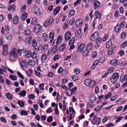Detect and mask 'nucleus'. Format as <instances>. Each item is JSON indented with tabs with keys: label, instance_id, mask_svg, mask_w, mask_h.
I'll use <instances>...</instances> for the list:
<instances>
[{
	"label": "nucleus",
	"instance_id": "nucleus-57",
	"mask_svg": "<svg viewBox=\"0 0 127 127\" xmlns=\"http://www.w3.org/2000/svg\"><path fill=\"white\" fill-rule=\"evenodd\" d=\"M48 48V45L47 44H45L43 47L42 51H45Z\"/></svg>",
	"mask_w": 127,
	"mask_h": 127
},
{
	"label": "nucleus",
	"instance_id": "nucleus-53",
	"mask_svg": "<svg viewBox=\"0 0 127 127\" xmlns=\"http://www.w3.org/2000/svg\"><path fill=\"white\" fill-rule=\"evenodd\" d=\"M18 103L21 107H23L24 106V103L22 101H18Z\"/></svg>",
	"mask_w": 127,
	"mask_h": 127
},
{
	"label": "nucleus",
	"instance_id": "nucleus-58",
	"mask_svg": "<svg viewBox=\"0 0 127 127\" xmlns=\"http://www.w3.org/2000/svg\"><path fill=\"white\" fill-rule=\"evenodd\" d=\"M9 78L13 80H16L17 79L16 77L14 75H9Z\"/></svg>",
	"mask_w": 127,
	"mask_h": 127
},
{
	"label": "nucleus",
	"instance_id": "nucleus-12",
	"mask_svg": "<svg viewBox=\"0 0 127 127\" xmlns=\"http://www.w3.org/2000/svg\"><path fill=\"white\" fill-rule=\"evenodd\" d=\"M32 58H33V60H32V63L33 62L35 63V61L36 63H38V59L36 58L37 54L34 51L32 53Z\"/></svg>",
	"mask_w": 127,
	"mask_h": 127
},
{
	"label": "nucleus",
	"instance_id": "nucleus-48",
	"mask_svg": "<svg viewBox=\"0 0 127 127\" xmlns=\"http://www.w3.org/2000/svg\"><path fill=\"white\" fill-rule=\"evenodd\" d=\"M53 120V118L52 116H50L48 117L47 119V121L49 123H50L52 122Z\"/></svg>",
	"mask_w": 127,
	"mask_h": 127
},
{
	"label": "nucleus",
	"instance_id": "nucleus-50",
	"mask_svg": "<svg viewBox=\"0 0 127 127\" xmlns=\"http://www.w3.org/2000/svg\"><path fill=\"white\" fill-rule=\"evenodd\" d=\"M37 18L34 17L32 18V25H34L37 22Z\"/></svg>",
	"mask_w": 127,
	"mask_h": 127
},
{
	"label": "nucleus",
	"instance_id": "nucleus-14",
	"mask_svg": "<svg viewBox=\"0 0 127 127\" xmlns=\"http://www.w3.org/2000/svg\"><path fill=\"white\" fill-rule=\"evenodd\" d=\"M83 21L81 19H80L77 20L76 22V26L77 28L79 27L82 23Z\"/></svg>",
	"mask_w": 127,
	"mask_h": 127
},
{
	"label": "nucleus",
	"instance_id": "nucleus-19",
	"mask_svg": "<svg viewBox=\"0 0 127 127\" xmlns=\"http://www.w3.org/2000/svg\"><path fill=\"white\" fill-rule=\"evenodd\" d=\"M31 32V30L29 29H26L24 31V33L25 35L27 36L30 34Z\"/></svg>",
	"mask_w": 127,
	"mask_h": 127
},
{
	"label": "nucleus",
	"instance_id": "nucleus-64",
	"mask_svg": "<svg viewBox=\"0 0 127 127\" xmlns=\"http://www.w3.org/2000/svg\"><path fill=\"white\" fill-rule=\"evenodd\" d=\"M126 33L125 32H123L121 34V36L122 38H125L126 36Z\"/></svg>",
	"mask_w": 127,
	"mask_h": 127
},
{
	"label": "nucleus",
	"instance_id": "nucleus-59",
	"mask_svg": "<svg viewBox=\"0 0 127 127\" xmlns=\"http://www.w3.org/2000/svg\"><path fill=\"white\" fill-rule=\"evenodd\" d=\"M17 74L22 79H24V76L22 75L21 73L19 72H17Z\"/></svg>",
	"mask_w": 127,
	"mask_h": 127
},
{
	"label": "nucleus",
	"instance_id": "nucleus-41",
	"mask_svg": "<svg viewBox=\"0 0 127 127\" xmlns=\"http://www.w3.org/2000/svg\"><path fill=\"white\" fill-rule=\"evenodd\" d=\"M66 47L65 44H63L62 45L60 46L59 49V51H62L65 49Z\"/></svg>",
	"mask_w": 127,
	"mask_h": 127
},
{
	"label": "nucleus",
	"instance_id": "nucleus-4",
	"mask_svg": "<svg viewBox=\"0 0 127 127\" xmlns=\"http://www.w3.org/2000/svg\"><path fill=\"white\" fill-rule=\"evenodd\" d=\"M41 26L39 24H37L34 27L33 31L34 32L36 33L40 32L41 30Z\"/></svg>",
	"mask_w": 127,
	"mask_h": 127
},
{
	"label": "nucleus",
	"instance_id": "nucleus-26",
	"mask_svg": "<svg viewBox=\"0 0 127 127\" xmlns=\"http://www.w3.org/2000/svg\"><path fill=\"white\" fill-rule=\"evenodd\" d=\"M5 38L8 40H10L12 38L11 34L9 32L6 33L5 35Z\"/></svg>",
	"mask_w": 127,
	"mask_h": 127
},
{
	"label": "nucleus",
	"instance_id": "nucleus-55",
	"mask_svg": "<svg viewBox=\"0 0 127 127\" xmlns=\"http://www.w3.org/2000/svg\"><path fill=\"white\" fill-rule=\"evenodd\" d=\"M89 86L91 87H92L95 85V81H92L91 80V82Z\"/></svg>",
	"mask_w": 127,
	"mask_h": 127
},
{
	"label": "nucleus",
	"instance_id": "nucleus-1",
	"mask_svg": "<svg viewBox=\"0 0 127 127\" xmlns=\"http://www.w3.org/2000/svg\"><path fill=\"white\" fill-rule=\"evenodd\" d=\"M10 55L11 59L13 61L15 60L16 59L17 56L16 49L15 48L13 49L10 52Z\"/></svg>",
	"mask_w": 127,
	"mask_h": 127
},
{
	"label": "nucleus",
	"instance_id": "nucleus-39",
	"mask_svg": "<svg viewBox=\"0 0 127 127\" xmlns=\"http://www.w3.org/2000/svg\"><path fill=\"white\" fill-rule=\"evenodd\" d=\"M95 15L96 16V19L99 18L101 17V14L99 13L98 11H96L95 12Z\"/></svg>",
	"mask_w": 127,
	"mask_h": 127
},
{
	"label": "nucleus",
	"instance_id": "nucleus-21",
	"mask_svg": "<svg viewBox=\"0 0 127 127\" xmlns=\"http://www.w3.org/2000/svg\"><path fill=\"white\" fill-rule=\"evenodd\" d=\"M5 95L6 97L8 99L11 100L13 99V96L10 93H7Z\"/></svg>",
	"mask_w": 127,
	"mask_h": 127
},
{
	"label": "nucleus",
	"instance_id": "nucleus-49",
	"mask_svg": "<svg viewBox=\"0 0 127 127\" xmlns=\"http://www.w3.org/2000/svg\"><path fill=\"white\" fill-rule=\"evenodd\" d=\"M20 114L21 115H27V112L24 110H22L20 112Z\"/></svg>",
	"mask_w": 127,
	"mask_h": 127
},
{
	"label": "nucleus",
	"instance_id": "nucleus-25",
	"mask_svg": "<svg viewBox=\"0 0 127 127\" xmlns=\"http://www.w3.org/2000/svg\"><path fill=\"white\" fill-rule=\"evenodd\" d=\"M6 68L5 67L3 66H1L0 68V74H3V73L2 71L5 72L6 70Z\"/></svg>",
	"mask_w": 127,
	"mask_h": 127
},
{
	"label": "nucleus",
	"instance_id": "nucleus-37",
	"mask_svg": "<svg viewBox=\"0 0 127 127\" xmlns=\"http://www.w3.org/2000/svg\"><path fill=\"white\" fill-rule=\"evenodd\" d=\"M26 40L29 44H31L32 43V37L30 36L26 38Z\"/></svg>",
	"mask_w": 127,
	"mask_h": 127
},
{
	"label": "nucleus",
	"instance_id": "nucleus-20",
	"mask_svg": "<svg viewBox=\"0 0 127 127\" xmlns=\"http://www.w3.org/2000/svg\"><path fill=\"white\" fill-rule=\"evenodd\" d=\"M25 50L23 51L24 52L26 53V56L27 58H29L32 55V53L31 51L29 50L26 52L25 51Z\"/></svg>",
	"mask_w": 127,
	"mask_h": 127
},
{
	"label": "nucleus",
	"instance_id": "nucleus-31",
	"mask_svg": "<svg viewBox=\"0 0 127 127\" xmlns=\"http://www.w3.org/2000/svg\"><path fill=\"white\" fill-rule=\"evenodd\" d=\"M27 14L26 12H24L22 15L21 18L22 20H25L27 18Z\"/></svg>",
	"mask_w": 127,
	"mask_h": 127
},
{
	"label": "nucleus",
	"instance_id": "nucleus-36",
	"mask_svg": "<svg viewBox=\"0 0 127 127\" xmlns=\"http://www.w3.org/2000/svg\"><path fill=\"white\" fill-rule=\"evenodd\" d=\"M112 76L117 80L119 78V73L117 72H116L113 73Z\"/></svg>",
	"mask_w": 127,
	"mask_h": 127
},
{
	"label": "nucleus",
	"instance_id": "nucleus-45",
	"mask_svg": "<svg viewBox=\"0 0 127 127\" xmlns=\"http://www.w3.org/2000/svg\"><path fill=\"white\" fill-rule=\"evenodd\" d=\"M67 90H68V91H66L67 94H68L69 96L71 95L73 93L72 92H71V91H72L71 89L68 88L67 89Z\"/></svg>",
	"mask_w": 127,
	"mask_h": 127
},
{
	"label": "nucleus",
	"instance_id": "nucleus-40",
	"mask_svg": "<svg viewBox=\"0 0 127 127\" xmlns=\"http://www.w3.org/2000/svg\"><path fill=\"white\" fill-rule=\"evenodd\" d=\"M114 67H111L107 69V72H108L109 74L111 73L114 71Z\"/></svg>",
	"mask_w": 127,
	"mask_h": 127
},
{
	"label": "nucleus",
	"instance_id": "nucleus-11",
	"mask_svg": "<svg viewBox=\"0 0 127 127\" xmlns=\"http://www.w3.org/2000/svg\"><path fill=\"white\" fill-rule=\"evenodd\" d=\"M93 43L90 42L88 43L86 46V48L91 52L92 49L93 48Z\"/></svg>",
	"mask_w": 127,
	"mask_h": 127
},
{
	"label": "nucleus",
	"instance_id": "nucleus-33",
	"mask_svg": "<svg viewBox=\"0 0 127 127\" xmlns=\"http://www.w3.org/2000/svg\"><path fill=\"white\" fill-rule=\"evenodd\" d=\"M62 37L61 35L59 36L57 38V41L56 42V44H60L62 41Z\"/></svg>",
	"mask_w": 127,
	"mask_h": 127
},
{
	"label": "nucleus",
	"instance_id": "nucleus-52",
	"mask_svg": "<svg viewBox=\"0 0 127 127\" xmlns=\"http://www.w3.org/2000/svg\"><path fill=\"white\" fill-rule=\"evenodd\" d=\"M37 43L35 39H34L32 40V46L35 47L37 45Z\"/></svg>",
	"mask_w": 127,
	"mask_h": 127
},
{
	"label": "nucleus",
	"instance_id": "nucleus-17",
	"mask_svg": "<svg viewBox=\"0 0 127 127\" xmlns=\"http://www.w3.org/2000/svg\"><path fill=\"white\" fill-rule=\"evenodd\" d=\"M111 38L108 41L106 44V48H109L112 45V42L111 41Z\"/></svg>",
	"mask_w": 127,
	"mask_h": 127
},
{
	"label": "nucleus",
	"instance_id": "nucleus-43",
	"mask_svg": "<svg viewBox=\"0 0 127 127\" xmlns=\"http://www.w3.org/2000/svg\"><path fill=\"white\" fill-rule=\"evenodd\" d=\"M81 70L79 69L75 68L74 69V72L75 73L78 74L80 72Z\"/></svg>",
	"mask_w": 127,
	"mask_h": 127
},
{
	"label": "nucleus",
	"instance_id": "nucleus-32",
	"mask_svg": "<svg viewBox=\"0 0 127 127\" xmlns=\"http://www.w3.org/2000/svg\"><path fill=\"white\" fill-rule=\"evenodd\" d=\"M75 39V37H73L70 40L69 42V45H70L71 44H74Z\"/></svg>",
	"mask_w": 127,
	"mask_h": 127
},
{
	"label": "nucleus",
	"instance_id": "nucleus-7",
	"mask_svg": "<svg viewBox=\"0 0 127 127\" xmlns=\"http://www.w3.org/2000/svg\"><path fill=\"white\" fill-rule=\"evenodd\" d=\"M7 47L8 45L7 44L4 45L3 46V51L2 52V55H6L8 54Z\"/></svg>",
	"mask_w": 127,
	"mask_h": 127
},
{
	"label": "nucleus",
	"instance_id": "nucleus-44",
	"mask_svg": "<svg viewBox=\"0 0 127 127\" xmlns=\"http://www.w3.org/2000/svg\"><path fill=\"white\" fill-rule=\"evenodd\" d=\"M47 56L45 54H43L41 56V60L42 61H45L46 59Z\"/></svg>",
	"mask_w": 127,
	"mask_h": 127
},
{
	"label": "nucleus",
	"instance_id": "nucleus-63",
	"mask_svg": "<svg viewBox=\"0 0 127 127\" xmlns=\"http://www.w3.org/2000/svg\"><path fill=\"white\" fill-rule=\"evenodd\" d=\"M97 55V52L95 51H94L92 53V57L93 58H94L96 57Z\"/></svg>",
	"mask_w": 127,
	"mask_h": 127
},
{
	"label": "nucleus",
	"instance_id": "nucleus-54",
	"mask_svg": "<svg viewBox=\"0 0 127 127\" xmlns=\"http://www.w3.org/2000/svg\"><path fill=\"white\" fill-rule=\"evenodd\" d=\"M60 55H59L58 54L55 55L53 58V60L54 61H56V60H58L59 57H60Z\"/></svg>",
	"mask_w": 127,
	"mask_h": 127
},
{
	"label": "nucleus",
	"instance_id": "nucleus-22",
	"mask_svg": "<svg viewBox=\"0 0 127 127\" xmlns=\"http://www.w3.org/2000/svg\"><path fill=\"white\" fill-rule=\"evenodd\" d=\"M90 51L86 48L82 52V55L84 57H85L88 55L89 52Z\"/></svg>",
	"mask_w": 127,
	"mask_h": 127
},
{
	"label": "nucleus",
	"instance_id": "nucleus-34",
	"mask_svg": "<svg viewBox=\"0 0 127 127\" xmlns=\"http://www.w3.org/2000/svg\"><path fill=\"white\" fill-rule=\"evenodd\" d=\"M42 37L44 38V40L46 41L48 40V37L47 34L46 33H44L42 35Z\"/></svg>",
	"mask_w": 127,
	"mask_h": 127
},
{
	"label": "nucleus",
	"instance_id": "nucleus-18",
	"mask_svg": "<svg viewBox=\"0 0 127 127\" xmlns=\"http://www.w3.org/2000/svg\"><path fill=\"white\" fill-rule=\"evenodd\" d=\"M60 7L58 6L54 9L53 11V14L56 15L57 14L60 10Z\"/></svg>",
	"mask_w": 127,
	"mask_h": 127
},
{
	"label": "nucleus",
	"instance_id": "nucleus-46",
	"mask_svg": "<svg viewBox=\"0 0 127 127\" xmlns=\"http://www.w3.org/2000/svg\"><path fill=\"white\" fill-rule=\"evenodd\" d=\"M75 13V10L73 9L71 10L69 12V17H71L72 15L73 16L74 14Z\"/></svg>",
	"mask_w": 127,
	"mask_h": 127
},
{
	"label": "nucleus",
	"instance_id": "nucleus-47",
	"mask_svg": "<svg viewBox=\"0 0 127 127\" xmlns=\"http://www.w3.org/2000/svg\"><path fill=\"white\" fill-rule=\"evenodd\" d=\"M26 73L28 76H30L32 73V69H28V71H27Z\"/></svg>",
	"mask_w": 127,
	"mask_h": 127
},
{
	"label": "nucleus",
	"instance_id": "nucleus-42",
	"mask_svg": "<svg viewBox=\"0 0 127 127\" xmlns=\"http://www.w3.org/2000/svg\"><path fill=\"white\" fill-rule=\"evenodd\" d=\"M118 95H115L113 96H112L110 98L111 101H112L115 100L118 97Z\"/></svg>",
	"mask_w": 127,
	"mask_h": 127
},
{
	"label": "nucleus",
	"instance_id": "nucleus-38",
	"mask_svg": "<svg viewBox=\"0 0 127 127\" xmlns=\"http://www.w3.org/2000/svg\"><path fill=\"white\" fill-rule=\"evenodd\" d=\"M120 29V27L118 24H117L115 28V32H119Z\"/></svg>",
	"mask_w": 127,
	"mask_h": 127
},
{
	"label": "nucleus",
	"instance_id": "nucleus-9",
	"mask_svg": "<svg viewBox=\"0 0 127 127\" xmlns=\"http://www.w3.org/2000/svg\"><path fill=\"white\" fill-rule=\"evenodd\" d=\"M93 4L94 5V9H96L97 8H99L100 7L101 3L99 1H93Z\"/></svg>",
	"mask_w": 127,
	"mask_h": 127
},
{
	"label": "nucleus",
	"instance_id": "nucleus-15",
	"mask_svg": "<svg viewBox=\"0 0 127 127\" xmlns=\"http://www.w3.org/2000/svg\"><path fill=\"white\" fill-rule=\"evenodd\" d=\"M91 79L90 78H88L85 79L83 82L84 84L87 86H90V83L91 82Z\"/></svg>",
	"mask_w": 127,
	"mask_h": 127
},
{
	"label": "nucleus",
	"instance_id": "nucleus-28",
	"mask_svg": "<svg viewBox=\"0 0 127 127\" xmlns=\"http://www.w3.org/2000/svg\"><path fill=\"white\" fill-rule=\"evenodd\" d=\"M96 99V97L94 94H92L90 96V99L91 101H94Z\"/></svg>",
	"mask_w": 127,
	"mask_h": 127
},
{
	"label": "nucleus",
	"instance_id": "nucleus-62",
	"mask_svg": "<svg viewBox=\"0 0 127 127\" xmlns=\"http://www.w3.org/2000/svg\"><path fill=\"white\" fill-rule=\"evenodd\" d=\"M62 66L60 67L58 70V73H61L63 71V69L62 68Z\"/></svg>",
	"mask_w": 127,
	"mask_h": 127
},
{
	"label": "nucleus",
	"instance_id": "nucleus-16",
	"mask_svg": "<svg viewBox=\"0 0 127 127\" xmlns=\"http://www.w3.org/2000/svg\"><path fill=\"white\" fill-rule=\"evenodd\" d=\"M114 47L115 48H116V46H113V47H112L110 49H109L108 50V51L107 52V54L109 55H110L112 54V53L114 52Z\"/></svg>",
	"mask_w": 127,
	"mask_h": 127
},
{
	"label": "nucleus",
	"instance_id": "nucleus-10",
	"mask_svg": "<svg viewBox=\"0 0 127 127\" xmlns=\"http://www.w3.org/2000/svg\"><path fill=\"white\" fill-rule=\"evenodd\" d=\"M55 32L54 31H52L49 33V39L51 38L50 40V42H52L53 41L54 37Z\"/></svg>",
	"mask_w": 127,
	"mask_h": 127
},
{
	"label": "nucleus",
	"instance_id": "nucleus-2",
	"mask_svg": "<svg viewBox=\"0 0 127 127\" xmlns=\"http://www.w3.org/2000/svg\"><path fill=\"white\" fill-rule=\"evenodd\" d=\"M54 21L53 18L52 17H49L47 20L45 22L43 25L45 27H46L49 25L50 24H52Z\"/></svg>",
	"mask_w": 127,
	"mask_h": 127
},
{
	"label": "nucleus",
	"instance_id": "nucleus-13",
	"mask_svg": "<svg viewBox=\"0 0 127 127\" xmlns=\"http://www.w3.org/2000/svg\"><path fill=\"white\" fill-rule=\"evenodd\" d=\"M85 44L83 43L80 44L79 47L77 51L78 52L80 53L83 50L85 47Z\"/></svg>",
	"mask_w": 127,
	"mask_h": 127
},
{
	"label": "nucleus",
	"instance_id": "nucleus-24",
	"mask_svg": "<svg viewBox=\"0 0 127 127\" xmlns=\"http://www.w3.org/2000/svg\"><path fill=\"white\" fill-rule=\"evenodd\" d=\"M15 5H10L8 7V10L10 11L12 10V11H14L15 10Z\"/></svg>",
	"mask_w": 127,
	"mask_h": 127
},
{
	"label": "nucleus",
	"instance_id": "nucleus-23",
	"mask_svg": "<svg viewBox=\"0 0 127 127\" xmlns=\"http://www.w3.org/2000/svg\"><path fill=\"white\" fill-rule=\"evenodd\" d=\"M19 18L17 16H15L13 19V23L15 24H17L18 22Z\"/></svg>",
	"mask_w": 127,
	"mask_h": 127
},
{
	"label": "nucleus",
	"instance_id": "nucleus-27",
	"mask_svg": "<svg viewBox=\"0 0 127 127\" xmlns=\"http://www.w3.org/2000/svg\"><path fill=\"white\" fill-rule=\"evenodd\" d=\"M58 47L57 45L54 46L52 49L51 52L52 53H55L58 50Z\"/></svg>",
	"mask_w": 127,
	"mask_h": 127
},
{
	"label": "nucleus",
	"instance_id": "nucleus-35",
	"mask_svg": "<svg viewBox=\"0 0 127 127\" xmlns=\"http://www.w3.org/2000/svg\"><path fill=\"white\" fill-rule=\"evenodd\" d=\"M26 94V92L24 90H22V91L20 92L18 94L22 97H24Z\"/></svg>",
	"mask_w": 127,
	"mask_h": 127
},
{
	"label": "nucleus",
	"instance_id": "nucleus-29",
	"mask_svg": "<svg viewBox=\"0 0 127 127\" xmlns=\"http://www.w3.org/2000/svg\"><path fill=\"white\" fill-rule=\"evenodd\" d=\"M98 62H99L98 61V59H97L94 62L92 67V68L93 69H94L96 67V66L98 64Z\"/></svg>",
	"mask_w": 127,
	"mask_h": 127
},
{
	"label": "nucleus",
	"instance_id": "nucleus-3",
	"mask_svg": "<svg viewBox=\"0 0 127 127\" xmlns=\"http://www.w3.org/2000/svg\"><path fill=\"white\" fill-rule=\"evenodd\" d=\"M34 13L36 15L39 16L41 14V10L39 7L36 5H34L33 6Z\"/></svg>",
	"mask_w": 127,
	"mask_h": 127
},
{
	"label": "nucleus",
	"instance_id": "nucleus-6",
	"mask_svg": "<svg viewBox=\"0 0 127 127\" xmlns=\"http://www.w3.org/2000/svg\"><path fill=\"white\" fill-rule=\"evenodd\" d=\"M99 33L98 32H95L92 35L90 39L92 41H94L97 38L99 37Z\"/></svg>",
	"mask_w": 127,
	"mask_h": 127
},
{
	"label": "nucleus",
	"instance_id": "nucleus-30",
	"mask_svg": "<svg viewBox=\"0 0 127 127\" xmlns=\"http://www.w3.org/2000/svg\"><path fill=\"white\" fill-rule=\"evenodd\" d=\"M105 58L103 56L100 57L98 61L99 63H101L105 61Z\"/></svg>",
	"mask_w": 127,
	"mask_h": 127
},
{
	"label": "nucleus",
	"instance_id": "nucleus-61",
	"mask_svg": "<svg viewBox=\"0 0 127 127\" xmlns=\"http://www.w3.org/2000/svg\"><path fill=\"white\" fill-rule=\"evenodd\" d=\"M44 84L43 83H41L39 85V88L40 90H44Z\"/></svg>",
	"mask_w": 127,
	"mask_h": 127
},
{
	"label": "nucleus",
	"instance_id": "nucleus-56",
	"mask_svg": "<svg viewBox=\"0 0 127 127\" xmlns=\"http://www.w3.org/2000/svg\"><path fill=\"white\" fill-rule=\"evenodd\" d=\"M72 78L73 80L75 81L78 80V77L76 75H73L72 76Z\"/></svg>",
	"mask_w": 127,
	"mask_h": 127
},
{
	"label": "nucleus",
	"instance_id": "nucleus-5",
	"mask_svg": "<svg viewBox=\"0 0 127 127\" xmlns=\"http://www.w3.org/2000/svg\"><path fill=\"white\" fill-rule=\"evenodd\" d=\"M120 62L117 59H113L110 61V64L113 66L116 67L119 65Z\"/></svg>",
	"mask_w": 127,
	"mask_h": 127
},
{
	"label": "nucleus",
	"instance_id": "nucleus-8",
	"mask_svg": "<svg viewBox=\"0 0 127 127\" xmlns=\"http://www.w3.org/2000/svg\"><path fill=\"white\" fill-rule=\"evenodd\" d=\"M71 33L69 31L67 32L64 35V38L65 40H69L71 37Z\"/></svg>",
	"mask_w": 127,
	"mask_h": 127
},
{
	"label": "nucleus",
	"instance_id": "nucleus-60",
	"mask_svg": "<svg viewBox=\"0 0 127 127\" xmlns=\"http://www.w3.org/2000/svg\"><path fill=\"white\" fill-rule=\"evenodd\" d=\"M127 45V41H126L124 42L121 45V47L122 48L126 47Z\"/></svg>",
	"mask_w": 127,
	"mask_h": 127
},
{
	"label": "nucleus",
	"instance_id": "nucleus-51",
	"mask_svg": "<svg viewBox=\"0 0 127 127\" xmlns=\"http://www.w3.org/2000/svg\"><path fill=\"white\" fill-rule=\"evenodd\" d=\"M112 94L111 93H109L105 95L104 97L106 99H107L110 97L111 96Z\"/></svg>",
	"mask_w": 127,
	"mask_h": 127
}]
</instances>
